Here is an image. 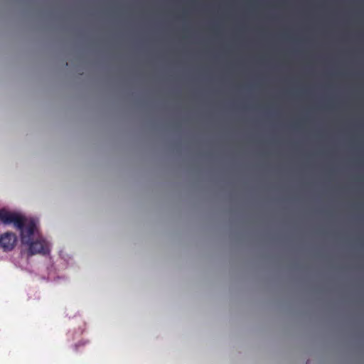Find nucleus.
<instances>
[{
  "mask_svg": "<svg viewBox=\"0 0 364 364\" xmlns=\"http://www.w3.org/2000/svg\"><path fill=\"white\" fill-rule=\"evenodd\" d=\"M16 242V236L12 232H5L0 235V247L4 251L11 250Z\"/></svg>",
  "mask_w": 364,
  "mask_h": 364,
  "instance_id": "7ed1b4c3",
  "label": "nucleus"
},
{
  "mask_svg": "<svg viewBox=\"0 0 364 364\" xmlns=\"http://www.w3.org/2000/svg\"><path fill=\"white\" fill-rule=\"evenodd\" d=\"M36 228V224L35 220L30 219L26 230L24 231L22 230L20 235L21 242L23 245L28 246V253L31 256L36 254L48 255L50 252V247L48 243L45 240L39 239L33 241V236Z\"/></svg>",
  "mask_w": 364,
  "mask_h": 364,
  "instance_id": "f257e3e1",
  "label": "nucleus"
},
{
  "mask_svg": "<svg viewBox=\"0 0 364 364\" xmlns=\"http://www.w3.org/2000/svg\"><path fill=\"white\" fill-rule=\"evenodd\" d=\"M28 220L18 213L10 212L4 208L0 209V221L6 225L14 224L20 230V235L22 230H26Z\"/></svg>",
  "mask_w": 364,
  "mask_h": 364,
  "instance_id": "f03ea898",
  "label": "nucleus"
}]
</instances>
